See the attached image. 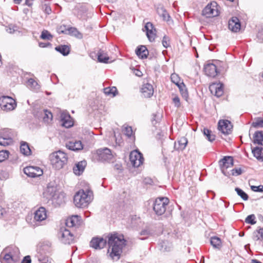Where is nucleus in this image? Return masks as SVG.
Returning a JSON list of instances; mask_svg holds the SVG:
<instances>
[{
	"label": "nucleus",
	"mask_w": 263,
	"mask_h": 263,
	"mask_svg": "<svg viewBox=\"0 0 263 263\" xmlns=\"http://www.w3.org/2000/svg\"><path fill=\"white\" fill-rule=\"evenodd\" d=\"M108 253L109 256L115 260L120 259L123 247L126 245V240L124 236L118 233L110 234L108 235Z\"/></svg>",
	"instance_id": "1"
},
{
	"label": "nucleus",
	"mask_w": 263,
	"mask_h": 263,
	"mask_svg": "<svg viewBox=\"0 0 263 263\" xmlns=\"http://www.w3.org/2000/svg\"><path fill=\"white\" fill-rule=\"evenodd\" d=\"M93 193L89 189L86 190L83 189L78 191L74 196L73 202L78 208H83L86 207L92 201Z\"/></svg>",
	"instance_id": "2"
},
{
	"label": "nucleus",
	"mask_w": 263,
	"mask_h": 263,
	"mask_svg": "<svg viewBox=\"0 0 263 263\" xmlns=\"http://www.w3.org/2000/svg\"><path fill=\"white\" fill-rule=\"evenodd\" d=\"M49 157L51 165L57 170L62 168L67 163V155L61 151L52 153Z\"/></svg>",
	"instance_id": "3"
},
{
	"label": "nucleus",
	"mask_w": 263,
	"mask_h": 263,
	"mask_svg": "<svg viewBox=\"0 0 263 263\" xmlns=\"http://www.w3.org/2000/svg\"><path fill=\"white\" fill-rule=\"evenodd\" d=\"M169 203L167 197H159L155 199L153 204V210L159 216L163 215L166 211V207Z\"/></svg>",
	"instance_id": "4"
},
{
	"label": "nucleus",
	"mask_w": 263,
	"mask_h": 263,
	"mask_svg": "<svg viewBox=\"0 0 263 263\" xmlns=\"http://www.w3.org/2000/svg\"><path fill=\"white\" fill-rule=\"evenodd\" d=\"M51 244L48 243L47 244H44L41 247L39 251L37 253V257L38 260L41 263H51V259L49 258L47 255H44V253L47 254L49 253L51 251Z\"/></svg>",
	"instance_id": "5"
},
{
	"label": "nucleus",
	"mask_w": 263,
	"mask_h": 263,
	"mask_svg": "<svg viewBox=\"0 0 263 263\" xmlns=\"http://www.w3.org/2000/svg\"><path fill=\"white\" fill-rule=\"evenodd\" d=\"M94 157L99 161L108 162L113 158V155L110 149L107 148L99 149L94 155Z\"/></svg>",
	"instance_id": "6"
},
{
	"label": "nucleus",
	"mask_w": 263,
	"mask_h": 263,
	"mask_svg": "<svg viewBox=\"0 0 263 263\" xmlns=\"http://www.w3.org/2000/svg\"><path fill=\"white\" fill-rule=\"evenodd\" d=\"M16 106L15 101L9 96H2L0 98V107L4 111L13 110Z\"/></svg>",
	"instance_id": "7"
},
{
	"label": "nucleus",
	"mask_w": 263,
	"mask_h": 263,
	"mask_svg": "<svg viewBox=\"0 0 263 263\" xmlns=\"http://www.w3.org/2000/svg\"><path fill=\"white\" fill-rule=\"evenodd\" d=\"M217 4L213 2L209 4L202 10V15L206 17H212L218 15Z\"/></svg>",
	"instance_id": "8"
},
{
	"label": "nucleus",
	"mask_w": 263,
	"mask_h": 263,
	"mask_svg": "<svg viewBox=\"0 0 263 263\" xmlns=\"http://www.w3.org/2000/svg\"><path fill=\"white\" fill-rule=\"evenodd\" d=\"M221 170L222 173L227 176L229 175V172L227 170L233 166V159L231 156H225L223 159L219 161Z\"/></svg>",
	"instance_id": "9"
},
{
	"label": "nucleus",
	"mask_w": 263,
	"mask_h": 263,
	"mask_svg": "<svg viewBox=\"0 0 263 263\" xmlns=\"http://www.w3.org/2000/svg\"><path fill=\"white\" fill-rule=\"evenodd\" d=\"M129 160L133 166L138 167L143 163L144 158L141 153L137 151H134L130 154Z\"/></svg>",
	"instance_id": "10"
},
{
	"label": "nucleus",
	"mask_w": 263,
	"mask_h": 263,
	"mask_svg": "<svg viewBox=\"0 0 263 263\" xmlns=\"http://www.w3.org/2000/svg\"><path fill=\"white\" fill-rule=\"evenodd\" d=\"M24 173L28 177L35 178L43 174V171L37 166H27L24 168Z\"/></svg>",
	"instance_id": "11"
},
{
	"label": "nucleus",
	"mask_w": 263,
	"mask_h": 263,
	"mask_svg": "<svg viewBox=\"0 0 263 263\" xmlns=\"http://www.w3.org/2000/svg\"><path fill=\"white\" fill-rule=\"evenodd\" d=\"M60 237L61 241L64 244H70L74 239L73 234L66 229L60 231Z\"/></svg>",
	"instance_id": "12"
},
{
	"label": "nucleus",
	"mask_w": 263,
	"mask_h": 263,
	"mask_svg": "<svg viewBox=\"0 0 263 263\" xmlns=\"http://www.w3.org/2000/svg\"><path fill=\"white\" fill-rule=\"evenodd\" d=\"M233 126L231 123L227 120H220L218 122V129L224 135L231 133Z\"/></svg>",
	"instance_id": "13"
},
{
	"label": "nucleus",
	"mask_w": 263,
	"mask_h": 263,
	"mask_svg": "<svg viewBox=\"0 0 263 263\" xmlns=\"http://www.w3.org/2000/svg\"><path fill=\"white\" fill-rule=\"evenodd\" d=\"M204 71L207 76L212 78L215 77L219 72L216 64L214 63H208L205 65Z\"/></svg>",
	"instance_id": "14"
},
{
	"label": "nucleus",
	"mask_w": 263,
	"mask_h": 263,
	"mask_svg": "<svg viewBox=\"0 0 263 263\" xmlns=\"http://www.w3.org/2000/svg\"><path fill=\"white\" fill-rule=\"evenodd\" d=\"M47 218V213L45 208L40 207L34 213V219L38 224L39 222L46 220Z\"/></svg>",
	"instance_id": "15"
},
{
	"label": "nucleus",
	"mask_w": 263,
	"mask_h": 263,
	"mask_svg": "<svg viewBox=\"0 0 263 263\" xmlns=\"http://www.w3.org/2000/svg\"><path fill=\"white\" fill-rule=\"evenodd\" d=\"M106 242L103 238L94 237L90 242V246L95 249H101L105 246Z\"/></svg>",
	"instance_id": "16"
},
{
	"label": "nucleus",
	"mask_w": 263,
	"mask_h": 263,
	"mask_svg": "<svg viewBox=\"0 0 263 263\" xmlns=\"http://www.w3.org/2000/svg\"><path fill=\"white\" fill-rule=\"evenodd\" d=\"M240 23L237 17H232L229 21L228 27L230 30L234 32L239 31L240 29Z\"/></svg>",
	"instance_id": "17"
},
{
	"label": "nucleus",
	"mask_w": 263,
	"mask_h": 263,
	"mask_svg": "<svg viewBox=\"0 0 263 263\" xmlns=\"http://www.w3.org/2000/svg\"><path fill=\"white\" fill-rule=\"evenodd\" d=\"M61 119L62 125L66 128H69L73 124L70 116L67 112H63L61 114Z\"/></svg>",
	"instance_id": "18"
},
{
	"label": "nucleus",
	"mask_w": 263,
	"mask_h": 263,
	"mask_svg": "<svg viewBox=\"0 0 263 263\" xmlns=\"http://www.w3.org/2000/svg\"><path fill=\"white\" fill-rule=\"evenodd\" d=\"M81 223V217L78 215H73L67 218L66 225L68 227H74L80 226Z\"/></svg>",
	"instance_id": "19"
},
{
	"label": "nucleus",
	"mask_w": 263,
	"mask_h": 263,
	"mask_svg": "<svg viewBox=\"0 0 263 263\" xmlns=\"http://www.w3.org/2000/svg\"><path fill=\"white\" fill-rule=\"evenodd\" d=\"M210 89L212 93H214L215 96L221 97L223 93V85L222 84H213L210 85Z\"/></svg>",
	"instance_id": "20"
},
{
	"label": "nucleus",
	"mask_w": 263,
	"mask_h": 263,
	"mask_svg": "<svg viewBox=\"0 0 263 263\" xmlns=\"http://www.w3.org/2000/svg\"><path fill=\"white\" fill-rule=\"evenodd\" d=\"M141 92L145 98L151 97L154 93V88L152 85L148 83L143 84L141 88Z\"/></svg>",
	"instance_id": "21"
},
{
	"label": "nucleus",
	"mask_w": 263,
	"mask_h": 263,
	"mask_svg": "<svg viewBox=\"0 0 263 263\" xmlns=\"http://www.w3.org/2000/svg\"><path fill=\"white\" fill-rule=\"evenodd\" d=\"M3 254H8L11 256H15L16 259L19 260L20 251L15 246H10L5 248L2 252Z\"/></svg>",
	"instance_id": "22"
},
{
	"label": "nucleus",
	"mask_w": 263,
	"mask_h": 263,
	"mask_svg": "<svg viewBox=\"0 0 263 263\" xmlns=\"http://www.w3.org/2000/svg\"><path fill=\"white\" fill-rule=\"evenodd\" d=\"M86 164L85 160L79 162L73 168V173L77 175H80L84 172Z\"/></svg>",
	"instance_id": "23"
},
{
	"label": "nucleus",
	"mask_w": 263,
	"mask_h": 263,
	"mask_svg": "<svg viewBox=\"0 0 263 263\" xmlns=\"http://www.w3.org/2000/svg\"><path fill=\"white\" fill-rule=\"evenodd\" d=\"M39 118H43V120L45 123H48L52 120V114L51 111L47 109L41 110L39 112Z\"/></svg>",
	"instance_id": "24"
},
{
	"label": "nucleus",
	"mask_w": 263,
	"mask_h": 263,
	"mask_svg": "<svg viewBox=\"0 0 263 263\" xmlns=\"http://www.w3.org/2000/svg\"><path fill=\"white\" fill-rule=\"evenodd\" d=\"M66 147L72 151H77L83 149V144L81 141H69L66 144Z\"/></svg>",
	"instance_id": "25"
},
{
	"label": "nucleus",
	"mask_w": 263,
	"mask_h": 263,
	"mask_svg": "<svg viewBox=\"0 0 263 263\" xmlns=\"http://www.w3.org/2000/svg\"><path fill=\"white\" fill-rule=\"evenodd\" d=\"M187 142V139L182 137L177 141V142L175 143L174 147L176 150L183 151L186 147Z\"/></svg>",
	"instance_id": "26"
},
{
	"label": "nucleus",
	"mask_w": 263,
	"mask_h": 263,
	"mask_svg": "<svg viewBox=\"0 0 263 263\" xmlns=\"http://www.w3.org/2000/svg\"><path fill=\"white\" fill-rule=\"evenodd\" d=\"M136 53L139 58L141 59H146L147 58L149 52L146 46L141 45L137 47L136 50Z\"/></svg>",
	"instance_id": "27"
},
{
	"label": "nucleus",
	"mask_w": 263,
	"mask_h": 263,
	"mask_svg": "<svg viewBox=\"0 0 263 263\" xmlns=\"http://www.w3.org/2000/svg\"><path fill=\"white\" fill-rule=\"evenodd\" d=\"M3 256V258L1 259L2 263H19V260L16 259L15 256H11L8 254L1 253V257Z\"/></svg>",
	"instance_id": "28"
},
{
	"label": "nucleus",
	"mask_w": 263,
	"mask_h": 263,
	"mask_svg": "<svg viewBox=\"0 0 263 263\" xmlns=\"http://www.w3.org/2000/svg\"><path fill=\"white\" fill-rule=\"evenodd\" d=\"M253 142L255 144L263 145V132H256L253 136Z\"/></svg>",
	"instance_id": "29"
},
{
	"label": "nucleus",
	"mask_w": 263,
	"mask_h": 263,
	"mask_svg": "<svg viewBox=\"0 0 263 263\" xmlns=\"http://www.w3.org/2000/svg\"><path fill=\"white\" fill-rule=\"evenodd\" d=\"M210 243L215 249H220L222 247V242L220 238L214 236L211 238Z\"/></svg>",
	"instance_id": "30"
},
{
	"label": "nucleus",
	"mask_w": 263,
	"mask_h": 263,
	"mask_svg": "<svg viewBox=\"0 0 263 263\" xmlns=\"http://www.w3.org/2000/svg\"><path fill=\"white\" fill-rule=\"evenodd\" d=\"M20 151L22 154L25 156H29L31 154V149L27 143L22 142L20 145Z\"/></svg>",
	"instance_id": "31"
},
{
	"label": "nucleus",
	"mask_w": 263,
	"mask_h": 263,
	"mask_svg": "<svg viewBox=\"0 0 263 263\" xmlns=\"http://www.w3.org/2000/svg\"><path fill=\"white\" fill-rule=\"evenodd\" d=\"M109 59L107 54L104 52L103 51L100 50L98 53V60L99 62L107 63Z\"/></svg>",
	"instance_id": "32"
},
{
	"label": "nucleus",
	"mask_w": 263,
	"mask_h": 263,
	"mask_svg": "<svg viewBox=\"0 0 263 263\" xmlns=\"http://www.w3.org/2000/svg\"><path fill=\"white\" fill-rule=\"evenodd\" d=\"M56 51L60 52L64 56L67 55L70 52L69 47L67 45H59L55 48Z\"/></svg>",
	"instance_id": "33"
},
{
	"label": "nucleus",
	"mask_w": 263,
	"mask_h": 263,
	"mask_svg": "<svg viewBox=\"0 0 263 263\" xmlns=\"http://www.w3.org/2000/svg\"><path fill=\"white\" fill-rule=\"evenodd\" d=\"M13 132L11 129L4 128L0 130V136L3 138H11L13 140Z\"/></svg>",
	"instance_id": "34"
},
{
	"label": "nucleus",
	"mask_w": 263,
	"mask_h": 263,
	"mask_svg": "<svg viewBox=\"0 0 263 263\" xmlns=\"http://www.w3.org/2000/svg\"><path fill=\"white\" fill-rule=\"evenodd\" d=\"M177 86L178 87L182 96L186 100L188 97V92L183 82L177 84Z\"/></svg>",
	"instance_id": "35"
},
{
	"label": "nucleus",
	"mask_w": 263,
	"mask_h": 263,
	"mask_svg": "<svg viewBox=\"0 0 263 263\" xmlns=\"http://www.w3.org/2000/svg\"><path fill=\"white\" fill-rule=\"evenodd\" d=\"M253 238L255 241L263 240V228H260L254 232Z\"/></svg>",
	"instance_id": "36"
},
{
	"label": "nucleus",
	"mask_w": 263,
	"mask_h": 263,
	"mask_svg": "<svg viewBox=\"0 0 263 263\" xmlns=\"http://www.w3.org/2000/svg\"><path fill=\"white\" fill-rule=\"evenodd\" d=\"M117 92V89L115 87H106L104 89V93L106 96H110L112 97H115L116 96V93Z\"/></svg>",
	"instance_id": "37"
},
{
	"label": "nucleus",
	"mask_w": 263,
	"mask_h": 263,
	"mask_svg": "<svg viewBox=\"0 0 263 263\" xmlns=\"http://www.w3.org/2000/svg\"><path fill=\"white\" fill-rule=\"evenodd\" d=\"M13 142V140L11 138H3L0 136V145L2 146H7L10 145Z\"/></svg>",
	"instance_id": "38"
},
{
	"label": "nucleus",
	"mask_w": 263,
	"mask_h": 263,
	"mask_svg": "<svg viewBox=\"0 0 263 263\" xmlns=\"http://www.w3.org/2000/svg\"><path fill=\"white\" fill-rule=\"evenodd\" d=\"M262 150V148L259 147H256L252 149V153L253 154L254 156L258 160H260L262 158L261 156Z\"/></svg>",
	"instance_id": "39"
},
{
	"label": "nucleus",
	"mask_w": 263,
	"mask_h": 263,
	"mask_svg": "<svg viewBox=\"0 0 263 263\" xmlns=\"http://www.w3.org/2000/svg\"><path fill=\"white\" fill-rule=\"evenodd\" d=\"M203 134L206 136L209 141L212 142L215 139V136L212 134V132L208 129L204 128Z\"/></svg>",
	"instance_id": "40"
},
{
	"label": "nucleus",
	"mask_w": 263,
	"mask_h": 263,
	"mask_svg": "<svg viewBox=\"0 0 263 263\" xmlns=\"http://www.w3.org/2000/svg\"><path fill=\"white\" fill-rule=\"evenodd\" d=\"M235 191L237 194L243 200H247L249 198L248 195L241 189L236 187Z\"/></svg>",
	"instance_id": "41"
},
{
	"label": "nucleus",
	"mask_w": 263,
	"mask_h": 263,
	"mask_svg": "<svg viewBox=\"0 0 263 263\" xmlns=\"http://www.w3.org/2000/svg\"><path fill=\"white\" fill-rule=\"evenodd\" d=\"M252 126L255 128L263 127V119L258 118L252 123Z\"/></svg>",
	"instance_id": "42"
},
{
	"label": "nucleus",
	"mask_w": 263,
	"mask_h": 263,
	"mask_svg": "<svg viewBox=\"0 0 263 263\" xmlns=\"http://www.w3.org/2000/svg\"><path fill=\"white\" fill-rule=\"evenodd\" d=\"M156 30L155 29L146 31V35L149 41L152 42L154 41L156 36Z\"/></svg>",
	"instance_id": "43"
},
{
	"label": "nucleus",
	"mask_w": 263,
	"mask_h": 263,
	"mask_svg": "<svg viewBox=\"0 0 263 263\" xmlns=\"http://www.w3.org/2000/svg\"><path fill=\"white\" fill-rule=\"evenodd\" d=\"M41 38L43 40H50L52 39V35L46 30H44L41 35Z\"/></svg>",
	"instance_id": "44"
},
{
	"label": "nucleus",
	"mask_w": 263,
	"mask_h": 263,
	"mask_svg": "<svg viewBox=\"0 0 263 263\" xmlns=\"http://www.w3.org/2000/svg\"><path fill=\"white\" fill-rule=\"evenodd\" d=\"M28 85L34 89L39 88V86L37 82L32 78H30L28 80Z\"/></svg>",
	"instance_id": "45"
},
{
	"label": "nucleus",
	"mask_w": 263,
	"mask_h": 263,
	"mask_svg": "<svg viewBox=\"0 0 263 263\" xmlns=\"http://www.w3.org/2000/svg\"><path fill=\"white\" fill-rule=\"evenodd\" d=\"M9 153L7 151H0V162H3L9 157Z\"/></svg>",
	"instance_id": "46"
},
{
	"label": "nucleus",
	"mask_w": 263,
	"mask_h": 263,
	"mask_svg": "<svg viewBox=\"0 0 263 263\" xmlns=\"http://www.w3.org/2000/svg\"><path fill=\"white\" fill-rule=\"evenodd\" d=\"M255 216L254 214L250 215L247 217L245 221L251 224H254L256 223Z\"/></svg>",
	"instance_id": "47"
},
{
	"label": "nucleus",
	"mask_w": 263,
	"mask_h": 263,
	"mask_svg": "<svg viewBox=\"0 0 263 263\" xmlns=\"http://www.w3.org/2000/svg\"><path fill=\"white\" fill-rule=\"evenodd\" d=\"M162 45L164 47L167 48L170 46V39L168 36L164 35L162 39Z\"/></svg>",
	"instance_id": "48"
},
{
	"label": "nucleus",
	"mask_w": 263,
	"mask_h": 263,
	"mask_svg": "<svg viewBox=\"0 0 263 263\" xmlns=\"http://www.w3.org/2000/svg\"><path fill=\"white\" fill-rule=\"evenodd\" d=\"M42 10L46 14H49L51 12L50 7L47 4H43L42 5Z\"/></svg>",
	"instance_id": "49"
},
{
	"label": "nucleus",
	"mask_w": 263,
	"mask_h": 263,
	"mask_svg": "<svg viewBox=\"0 0 263 263\" xmlns=\"http://www.w3.org/2000/svg\"><path fill=\"white\" fill-rule=\"evenodd\" d=\"M171 81L173 83L177 85V84L180 83L179 82V78L178 76L175 73H173L171 76Z\"/></svg>",
	"instance_id": "50"
},
{
	"label": "nucleus",
	"mask_w": 263,
	"mask_h": 263,
	"mask_svg": "<svg viewBox=\"0 0 263 263\" xmlns=\"http://www.w3.org/2000/svg\"><path fill=\"white\" fill-rule=\"evenodd\" d=\"M124 133L127 137H130L133 134V130L132 127L126 126L124 127Z\"/></svg>",
	"instance_id": "51"
},
{
	"label": "nucleus",
	"mask_w": 263,
	"mask_h": 263,
	"mask_svg": "<svg viewBox=\"0 0 263 263\" xmlns=\"http://www.w3.org/2000/svg\"><path fill=\"white\" fill-rule=\"evenodd\" d=\"M251 190L256 192H263V185H260L258 186L252 185L251 187Z\"/></svg>",
	"instance_id": "52"
},
{
	"label": "nucleus",
	"mask_w": 263,
	"mask_h": 263,
	"mask_svg": "<svg viewBox=\"0 0 263 263\" xmlns=\"http://www.w3.org/2000/svg\"><path fill=\"white\" fill-rule=\"evenodd\" d=\"M173 102L175 106L177 108H179L181 106L180 99L178 96H175L174 98H173Z\"/></svg>",
	"instance_id": "53"
},
{
	"label": "nucleus",
	"mask_w": 263,
	"mask_h": 263,
	"mask_svg": "<svg viewBox=\"0 0 263 263\" xmlns=\"http://www.w3.org/2000/svg\"><path fill=\"white\" fill-rule=\"evenodd\" d=\"M242 173V170L240 168H235L231 170V175L233 176H238Z\"/></svg>",
	"instance_id": "54"
},
{
	"label": "nucleus",
	"mask_w": 263,
	"mask_h": 263,
	"mask_svg": "<svg viewBox=\"0 0 263 263\" xmlns=\"http://www.w3.org/2000/svg\"><path fill=\"white\" fill-rule=\"evenodd\" d=\"M257 41L263 42V30L259 31L257 34Z\"/></svg>",
	"instance_id": "55"
},
{
	"label": "nucleus",
	"mask_w": 263,
	"mask_h": 263,
	"mask_svg": "<svg viewBox=\"0 0 263 263\" xmlns=\"http://www.w3.org/2000/svg\"><path fill=\"white\" fill-rule=\"evenodd\" d=\"M144 28L146 31L155 29L153 24L151 22L147 23L145 24Z\"/></svg>",
	"instance_id": "56"
},
{
	"label": "nucleus",
	"mask_w": 263,
	"mask_h": 263,
	"mask_svg": "<svg viewBox=\"0 0 263 263\" xmlns=\"http://www.w3.org/2000/svg\"><path fill=\"white\" fill-rule=\"evenodd\" d=\"M31 259L29 255L26 256L23 259L21 263H31Z\"/></svg>",
	"instance_id": "57"
},
{
	"label": "nucleus",
	"mask_w": 263,
	"mask_h": 263,
	"mask_svg": "<svg viewBox=\"0 0 263 263\" xmlns=\"http://www.w3.org/2000/svg\"><path fill=\"white\" fill-rule=\"evenodd\" d=\"M152 234L151 232L148 230H142L140 234L141 235H145V236H148Z\"/></svg>",
	"instance_id": "58"
},
{
	"label": "nucleus",
	"mask_w": 263,
	"mask_h": 263,
	"mask_svg": "<svg viewBox=\"0 0 263 263\" xmlns=\"http://www.w3.org/2000/svg\"><path fill=\"white\" fill-rule=\"evenodd\" d=\"M39 45L41 48H45L47 47L48 46H50L51 45L49 43L40 42L39 43Z\"/></svg>",
	"instance_id": "59"
},
{
	"label": "nucleus",
	"mask_w": 263,
	"mask_h": 263,
	"mask_svg": "<svg viewBox=\"0 0 263 263\" xmlns=\"http://www.w3.org/2000/svg\"><path fill=\"white\" fill-rule=\"evenodd\" d=\"M6 213V210L0 205V218L3 217Z\"/></svg>",
	"instance_id": "60"
},
{
	"label": "nucleus",
	"mask_w": 263,
	"mask_h": 263,
	"mask_svg": "<svg viewBox=\"0 0 263 263\" xmlns=\"http://www.w3.org/2000/svg\"><path fill=\"white\" fill-rule=\"evenodd\" d=\"M15 28L16 27L13 26L12 27H11L10 26L9 28L7 30V31L10 33H13L16 30Z\"/></svg>",
	"instance_id": "61"
},
{
	"label": "nucleus",
	"mask_w": 263,
	"mask_h": 263,
	"mask_svg": "<svg viewBox=\"0 0 263 263\" xmlns=\"http://www.w3.org/2000/svg\"><path fill=\"white\" fill-rule=\"evenodd\" d=\"M162 17H163V19L166 21H168L167 19V17H170V16L168 14L166 13L165 11H163V14H162Z\"/></svg>",
	"instance_id": "62"
},
{
	"label": "nucleus",
	"mask_w": 263,
	"mask_h": 263,
	"mask_svg": "<svg viewBox=\"0 0 263 263\" xmlns=\"http://www.w3.org/2000/svg\"><path fill=\"white\" fill-rule=\"evenodd\" d=\"M33 0H26L25 3L26 5L28 6H31L32 5Z\"/></svg>",
	"instance_id": "63"
},
{
	"label": "nucleus",
	"mask_w": 263,
	"mask_h": 263,
	"mask_svg": "<svg viewBox=\"0 0 263 263\" xmlns=\"http://www.w3.org/2000/svg\"><path fill=\"white\" fill-rule=\"evenodd\" d=\"M4 198V193L2 189L0 187V201H2Z\"/></svg>",
	"instance_id": "64"
}]
</instances>
